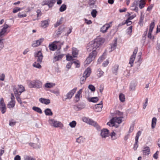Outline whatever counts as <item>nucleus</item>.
<instances>
[{
	"label": "nucleus",
	"instance_id": "f257e3e1",
	"mask_svg": "<svg viewBox=\"0 0 160 160\" xmlns=\"http://www.w3.org/2000/svg\"><path fill=\"white\" fill-rule=\"evenodd\" d=\"M104 39L102 38H98L94 39V41L91 42V47H90L93 50L90 53L89 56L87 58L84 63L85 64H89L96 57L97 52L96 49L99 48L100 46L104 42Z\"/></svg>",
	"mask_w": 160,
	"mask_h": 160
},
{
	"label": "nucleus",
	"instance_id": "f03ea898",
	"mask_svg": "<svg viewBox=\"0 0 160 160\" xmlns=\"http://www.w3.org/2000/svg\"><path fill=\"white\" fill-rule=\"evenodd\" d=\"M91 72V70L90 68H88L84 72L83 76L80 79V83L82 84L86 81L87 78L89 77Z\"/></svg>",
	"mask_w": 160,
	"mask_h": 160
},
{
	"label": "nucleus",
	"instance_id": "7ed1b4c3",
	"mask_svg": "<svg viewBox=\"0 0 160 160\" xmlns=\"http://www.w3.org/2000/svg\"><path fill=\"white\" fill-rule=\"evenodd\" d=\"M34 56L37 60V62H42L43 56L41 51L35 52L34 54Z\"/></svg>",
	"mask_w": 160,
	"mask_h": 160
},
{
	"label": "nucleus",
	"instance_id": "20e7f679",
	"mask_svg": "<svg viewBox=\"0 0 160 160\" xmlns=\"http://www.w3.org/2000/svg\"><path fill=\"white\" fill-rule=\"evenodd\" d=\"M52 125L55 128H59L62 129L63 127V125L61 122L55 120L53 119H51Z\"/></svg>",
	"mask_w": 160,
	"mask_h": 160
},
{
	"label": "nucleus",
	"instance_id": "39448f33",
	"mask_svg": "<svg viewBox=\"0 0 160 160\" xmlns=\"http://www.w3.org/2000/svg\"><path fill=\"white\" fill-rule=\"evenodd\" d=\"M122 118H123V117H116L113 118L110 120V123L111 124H113L115 122H117L119 124L122 122Z\"/></svg>",
	"mask_w": 160,
	"mask_h": 160
},
{
	"label": "nucleus",
	"instance_id": "423d86ee",
	"mask_svg": "<svg viewBox=\"0 0 160 160\" xmlns=\"http://www.w3.org/2000/svg\"><path fill=\"white\" fill-rule=\"evenodd\" d=\"M0 110L2 114L4 113L6 110V105L3 99L2 98H1L0 99Z\"/></svg>",
	"mask_w": 160,
	"mask_h": 160
},
{
	"label": "nucleus",
	"instance_id": "0eeeda50",
	"mask_svg": "<svg viewBox=\"0 0 160 160\" xmlns=\"http://www.w3.org/2000/svg\"><path fill=\"white\" fill-rule=\"evenodd\" d=\"M138 50V49L137 48H135L133 52L132 55L130 57L129 63L131 64V67L133 66V62L135 60Z\"/></svg>",
	"mask_w": 160,
	"mask_h": 160
},
{
	"label": "nucleus",
	"instance_id": "6e6552de",
	"mask_svg": "<svg viewBox=\"0 0 160 160\" xmlns=\"http://www.w3.org/2000/svg\"><path fill=\"white\" fill-rule=\"evenodd\" d=\"M155 27L154 20L152 22L150 25L149 29L148 34V38L149 39H152V33Z\"/></svg>",
	"mask_w": 160,
	"mask_h": 160
},
{
	"label": "nucleus",
	"instance_id": "1a4fd4ad",
	"mask_svg": "<svg viewBox=\"0 0 160 160\" xmlns=\"http://www.w3.org/2000/svg\"><path fill=\"white\" fill-rule=\"evenodd\" d=\"M88 124L95 127L98 130H99L101 129V127L98 124L92 119H90Z\"/></svg>",
	"mask_w": 160,
	"mask_h": 160
},
{
	"label": "nucleus",
	"instance_id": "9d476101",
	"mask_svg": "<svg viewBox=\"0 0 160 160\" xmlns=\"http://www.w3.org/2000/svg\"><path fill=\"white\" fill-rule=\"evenodd\" d=\"M109 131L107 129L104 128L101 131V135L103 138H105L108 136Z\"/></svg>",
	"mask_w": 160,
	"mask_h": 160
},
{
	"label": "nucleus",
	"instance_id": "9b49d317",
	"mask_svg": "<svg viewBox=\"0 0 160 160\" xmlns=\"http://www.w3.org/2000/svg\"><path fill=\"white\" fill-rule=\"evenodd\" d=\"M77 88H75L73 89L70 90L66 95V96L67 98L65 99H70L76 92Z\"/></svg>",
	"mask_w": 160,
	"mask_h": 160
},
{
	"label": "nucleus",
	"instance_id": "f8f14e48",
	"mask_svg": "<svg viewBox=\"0 0 160 160\" xmlns=\"http://www.w3.org/2000/svg\"><path fill=\"white\" fill-rule=\"evenodd\" d=\"M43 41V38H41L38 40L34 41L32 44V46L34 47H37L40 45Z\"/></svg>",
	"mask_w": 160,
	"mask_h": 160
},
{
	"label": "nucleus",
	"instance_id": "ddd939ff",
	"mask_svg": "<svg viewBox=\"0 0 160 160\" xmlns=\"http://www.w3.org/2000/svg\"><path fill=\"white\" fill-rule=\"evenodd\" d=\"M14 92L15 96L16 97L17 101L19 103L21 104L22 103V102L21 98L19 97L20 95L21 94H19V93H18V91L17 90V89H14Z\"/></svg>",
	"mask_w": 160,
	"mask_h": 160
},
{
	"label": "nucleus",
	"instance_id": "4468645a",
	"mask_svg": "<svg viewBox=\"0 0 160 160\" xmlns=\"http://www.w3.org/2000/svg\"><path fill=\"white\" fill-rule=\"evenodd\" d=\"M65 27L64 26L62 25L60 26L57 31H56L55 32L56 35L59 36L64 30Z\"/></svg>",
	"mask_w": 160,
	"mask_h": 160
},
{
	"label": "nucleus",
	"instance_id": "2eb2a0df",
	"mask_svg": "<svg viewBox=\"0 0 160 160\" xmlns=\"http://www.w3.org/2000/svg\"><path fill=\"white\" fill-rule=\"evenodd\" d=\"M34 88H39L42 86V82L39 80L36 79L35 80Z\"/></svg>",
	"mask_w": 160,
	"mask_h": 160
},
{
	"label": "nucleus",
	"instance_id": "dca6fc26",
	"mask_svg": "<svg viewBox=\"0 0 160 160\" xmlns=\"http://www.w3.org/2000/svg\"><path fill=\"white\" fill-rule=\"evenodd\" d=\"M142 152L143 154L145 155H148L150 153V149L148 147H146L143 148Z\"/></svg>",
	"mask_w": 160,
	"mask_h": 160
},
{
	"label": "nucleus",
	"instance_id": "f3484780",
	"mask_svg": "<svg viewBox=\"0 0 160 160\" xmlns=\"http://www.w3.org/2000/svg\"><path fill=\"white\" fill-rule=\"evenodd\" d=\"M119 68V65L117 64L115 65L112 68V73L117 75L118 72V70Z\"/></svg>",
	"mask_w": 160,
	"mask_h": 160
},
{
	"label": "nucleus",
	"instance_id": "a211bd4d",
	"mask_svg": "<svg viewBox=\"0 0 160 160\" xmlns=\"http://www.w3.org/2000/svg\"><path fill=\"white\" fill-rule=\"evenodd\" d=\"M110 27V26L109 24L104 25L101 28L100 32L102 33H105L107 32Z\"/></svg>",
	"mask_w": 160,
	"mask_h": 160
},
{
	"label": "nucleus",
	"instance_id": "6ab92c4d",
	"mask_svg": "<svg viewBox=\"0 0 160 160\" xmlns=\"http://www.w3.org/2000/svg\"><path fill=\"white\" fill-rule=\"evenodd\" d=\"M39 101L42 103L46 105L49 104L50 103V100L49 99H45L43 98H41Z\"/></svg>",
	"mask_w": 160,
	"mask_h": 160
},
{
	"label": "nucleus",
	"instance_id": "aec40b11",
	"mask_svg": "<svg viewBox=\"0 0 160 160\" xmlns=\"http://www.w3.org/2000/svg\"><path fill=\"white\" fill-rule=\"evenodd\" d=\"M102 107V101H101L99 103L95 105V108L97 109L96 110V111L99 112L101 111Z\"/></svg>",
	"mask_w": 160,
	"mask_h": 160
},
{
	"label": "nucleus",
	"instance_id": "412c9836",
	"mask_svg": "<svg viewBox=\"0 0 160 160\" xmlns=\"http://www.w3.org/2000/svg\"><path fill=\"white\" fill-rule=\"evenodd\" d=\"M35 83V80H29L27 81L28 85L30 88H34Z\"/></svg>",
	"mask_w": 160,
	"mask_h": 160
},
{
	"label": "nucleus",
	"instance_id": "4be33fe9",
	"mask_svg": "<svg viewBox=\"0 0 160 160\" xmlns=\"http://www.w3.org/2000/svg\"><path fill=\"white\" fill-rule=\"evenodd\" d=\"M117 46V40L116 39L114 40V42L113 43L111 44L110 48L111 50L109 51V52H112V51L115 50L116 47Z\"/></svg>",
	"mask_w": 160,
	"mask_h": 160
},
{
	"label": "nucleus",
	"instance_id": "5701e85b",
	"mask_svg": "<svg viewBox=\"0 0 160 160\" xmlns=\"http://www.w3.org/2000/svg\"><path fill=\"white\" fill-rule=\"evenodd\" d=\"M64 55V54H61L58 55L57 56H55L53 61H56L60 60L63 57Z\"/></svg>",
	"mask_w": 160,
	"mask_h": 160
},
{
	"label": "nucleus",
	"instance_id": "b1692460",
	"mask_svg": "<svg viewBox=\"0 0 160 160\" xmlns=\"http://www.w3.org/2000/svg\"><path fill=\"white\" fill-rule=\"evenodd\" d=\"M48 25V22L47 20L43 21L41 22V26L43 28H46Z\"/></svg>",
	"mask_w": 160,
	"mask_h": 160
},
{
	"label": "nucleus",
	"instance_id": "393cba45",
	"mask_svg": "<svg viewBox=\"0 0 160 160\" xmlns=\"http://www.w3.org/2000/svg\"><path fill=\"white\" fill-rule=\"evenodd\" d=\"M78 51L76 48H73L72 49V55L74 57H77V55L78 54Z\"/></svg>",
	"mask_w": 160,
	"mask_h": 160
},
{
	"label": "nucleus",
	"instance_id": "a878e982",
	"mask_svg": "<svg viewBox=\"0 0 160 160\" xmlns=\"http://www.w3.org/2000/svg\"><path fill=\"white\" fill-rule=\"evenodd\" d=\"M98 98L97 97H94L88 98V100L90 102H96L98 100Z\"/></svg>",
	"mask_w": 160,
	"mask_h": 160
},
{
	"label": "nucleus",
	"instance_id": "bb28decb",
	"mask_svg": "<svg viewBox=\"0 0 160 160\" xmlns=\"http://www.w3.org/2000/svg\"><path fill=\"white\" fill-rule=\"evenodd\" d=\"M157 122V119L156 118L154 117L152 118V121L151 127L152 128H155Z\"/></svg>",
	"mask_w": 160,
	"mask_h": 160
},
{
	"label": "nucleus",
	"instance_id": "cd10ccee",
	"mask_svg": "<svg viewBox=\"0 0 160 160\" xmlns=\"http://www.w3.org/2000/svg\"><path fill=\"white\" fill-rule=\"evenodd\" d=\"M42 6L48 5L49 8H50V0H44L41 3Z\"/></svg>",
	"mask_w": 160,
	"mask_h": 160
},
{
	"label": "nucleus",
	"instance_id": "c85d7f7f",
	"mask_svg": "<svg viewBox=\"0 0 160 160\" xmlns=\"http://www.w3.org/2000/svg\"><path fill=\"white\" fill-rule=\"evenodd\" d=\"M106 55V53H104L98 59V64H100L101 62H102L103 60L105 59V56Z\"/></svg>",
	"mask_w": 160,
	"mask_h": 160
},
{
	"label": "nucleus",
	"instance_id": "c756f323",
	"mask_svg": "<svg viewBox=\"0 0 160 160\" xmlns=\"http://www.w3.org/2000/svg\"><path fill=\"white\" fill-rule=\"evenodd\" d=\"M139 2V7L140 9H142L145 6V0H140Z\"/></svg>",
	"mask_w": 160,
	"mask_h": 160
},
{
	"label": "nucleus",
	"instance_id": "7c9ffc66",
	"mask_svg": "<svg viewBox=\"0 0 160 160\" xmlns=\"http://www.w3.org/2000/svg\"><path fill=\"white\" fill-rule=\"evenodd\" d=\"M51 92L55 94L57 96H58L59 94V89L57 88L54 90L51 89Z\"/></svg>",
	"mask_w": 160,
	"mask_h": 160
},
{
	"label": "nucleus",
	"instance_id": "2f4dec72",
	"mask_svg": "<svg viewBox=\"0 0 160 160\" xmlns=\"http://www.w3.org/2000/svg\"><path fill=\"white\" fill-rule=\"evenodd\" d=\"M32 109L33 110L38 113H42L41 109L39 108L34 106L32 107Z\"/></svg>",
	"mask_w": 160,
	"mask_h": 160
},
{
	"label": "nucleus",
	"instance_id": "473e14b6",
	"mask_svg": "<svg viewBox=\"0 0 160 160\" xmlns=\"http://www.w3.org/2000/svg\"><path fill=\"white\" fill-rule=\"evenodd\" d=\"M19 88V89H21V90L18 91V89H17L18 91V93L19 94H21V93L25 91V88L22 85H18Z\"/></svg>",
	"mask_w": 160,
	"mask_h": 160
},
{
	"label": "nucleus",
	"instance_id": "72a5a7b5",
	"mask_svg": "<svg viewBox=\"0 0 160 160\" xmlns=\"http://www.w3.org/2000/svg\"><path fill=\"white\" fill-rule=\"evenodd\" d=\"M15 104V102L14 100H11L8 104V108H9L13 107Z\"/></svg>",
	"mask_w": 160,
	"mask_h": 160
},
{
	"label": "nucleus",
	"instance_id": "f704fd0d",
	"mask_svg": "<svg viewBox=\"0 0 160 160\" xmlns=\"http://www.w3.org/2000/svg\"><path fill=\"white\" fill-rule=\"evenodd\" d=\"M144 15H142V13L141 16L140 18V20L139 22V24L140 26H142L143 25V20L144 19Z\"/></svg>",
	"mask_w": 160,
	"mask_h": 160
},
{
	"label": "nucleus",
	"instance_id": "c9c22d12",
	"mask_svg": "<svg viewBox=\"0 0 160 160\" xmlns=\"http://www.w3.org/2000/svg\"><path fill=\"white\" fill-rule=\"evenodd\" d=\"M67 8V6L65 4H63L61 5L59 8V11L61 12H63L65 11Z\"/></svg>",
	"mask_w": 160,
	"mask_h": 160
},
{
	"label": "nucleus",
	"instance_id": "e433bc0d",
	"mask_svg": "<svg viewBox=\"0 0 160 160\" xmlns=\"http://www.w3.org/2000/svg\"><path fill=\"white\" fill-rule=\"evenodd\" d=\"M119 98L121 102H123L125 100L124 95L122 93H120L119 95Z\"/></svg>",
	"mask_w": 160,
	"mask_h": 160
},
{
	"label": "nucleus",
	"instance_id": "4c0bfd02",
	"mask_svg": "<svg viewBox=\"0 0 160 160\" xmlns=\"http://www.w3.org/2000/svg\"><path fill=\"white\" fill-rule=\"evenodd\" d=\"M57 49V46L53 43L51 44V50L55 51Z\"/></svg>",
	"mask_w": 160,
	"mask_h": 160
},
{
	"label": "nucleus",
	"instance_id": "58836bf2",
	"mask_svg": "<svg viewBox=\"0 0 160 160\" xmlns=\"http://www.w3.org/2000/svg\"><path fill=\"white\" fill-rule=\"evenodd\" d=\"M132 26H130L127 29V34L130 36L131 35V33L132 32Z\"/></svg>",
	"mask_w": 160,
	"mask_h": 160
},
{
	"label": "nucleus",
	"instance_id": "ea45409f",
	"mask_svg": "<svg viewBox=\"0 0 160 160\" xmlns=\"http://www.w3.org/2000/svg\"><path fill=\"white\" fill-rule=\"evenodd\" d=\"M116 134L114 131H113L110 134V136L112 140H115L116 139Z\"/></svg>",
	"mask_w": 160,
	"mask_h": 160
},
{
	"label": "nucleus",
	"instance_id": "a19ab883",
	"mask_svg": "<svg viewBox=\"0 0 160 160\" xmlns=\"http://www.w3.org/2000/svg\"><path fill=\"white\" fill-rule=\"evenodd\" d=\"M98 12L96 9H93L91 12V14L92 16L94 18L96 17Z\"/></svg>",
	"mask_w": 160,
	"mask_h": 160
},
{
	"label": "nucleus",
	"instance_id": "79ce46f5",
	"mask_svg": "<svg viewBox=\"0 0 160 160\" xmlns=\"http://www.w3.org/2000/svg\"><path fill=\"white\" fill-rule=\"evenodd\" d=\"M41 63V62H34V63L33 64V66L36 68H41V66L40 64V63Z\"/></svg>",
	"mask_w": 160,
	"mask_h": 160
},
{
	"label": "nucleus",
	"instance_id": "37998d69",
	"mask_svg": "<svg viewBox=\"0 0 160 160\" xmlns=\"http://www.w3.org/2000/svg\"><path fill=\"white\" fill-rule=\"evenodd\" d=\"M16 122L13 119H11L9 121V125L10 126L13 127L16 124Z\"/></svg>",
	"mask_w": 160,
	"mask_h": 160
},
{
	"label": "nucleus",
	"instance_id": "c03bdc74",
	"mask_svg": "<svg viewBox=\"0 0 160 160\" xmlns=\"http://www.w3.org/2000/svg\"><path fill=\"white\" fill-rule=\"evenodd\" d=\"M84 139L82 136L79 137L76 139V142L78 143H81L83 142Z\"/></svg>",
	"mask_w": 160,
	"mask_h": 160
},
{
	"label": "nucleus",
	"instance_id": "a18cd8bd",
	"mask_svg": "<svg viewBox=\"0 0 160 160\" xmlns=\"http://www.w3.org/2000/svg\"><path fill=\"white\" fill-rule=\"evenodd\" d=\"M77 123L75 121H73L71 122H70L69 126L72 128H75L76 125Z\"/></svg>",
	"mask_w": 160,
	"mask_h": 160
},
{
	"label": "nucleus",
	"instance_id": "49530a36",
	"mask_svg": "<svg viewBox=\"0 0 160 160\" xmlns=\"http://www.w3.org/2000/svg\"><path fill=\"white\" fill-rule=\"evenodd\" d=\"M82 89H80L77 92L75 95V97L76 98H78L79 99L80 94L81 93Z\"/></svg>",
	"mask_w": 160,
	"mask_h": 160
},
{
	"label": "nucleus",
	"instance_id": "de8ad7c7",
	"mask_svg": "<svg viewBox=\"0 0 160 160\" xmlns=\"http://www.w3.org/2000/svg\"><path fill=\"white\" fill-rule=\"evenodd\" d=\"M88 88L91 90L92 92H94L95 90V87L92 85H89L88 86Z\"/></svg>",
	"mask_w": 160,
	"mask_h": 160
},
{
	"label": "nucleus",
	"instance_id": "09e8293b",
	"mask_svg": "<svg viewBox=\"0 0 160 160\" xmlns=\"http://www.w3.org/2000/svg\"><path fill=\"white\" fill-rule=\"evenodd\" d=\"M82 120L84 122L88 124L90 119L86 117H83L82 118Z\"/></svg>",
	"mask_w": 160,
	"mask_h": 160
},
{
	"label": "nucleus",
	"instance_id": "8fccbe9b",
	"mask_svg": "<svg viewBox=\"0 0 160 160\" xmlns=\"http://www.w3.org/2000/svg\"><path fill=\"white\" fill-rule=\"evenodd\" d=\"M72 63H74L77 68H79L80 66V63L78 61H73L72 60Z\"/></svg>",
	"mask_w": 160,
	"mask_h": 160
},
{
	"label": "nucleus",
	"instance_id": "3c124183",
	"mask_svg": "<svg viewBox=\"0 0 160 160\" xmlns=\"http://www.w3.org/2000/svg\"><path fill=\"white\" fill-rule=\"evenodd\" d=\"M30 146L33 147L34 148H39L40 146L39 145H37L36 144L34 143H31L30 144Z\"/></svg>",
	"mask_w": 160,
	"mask_h": 160
},
{
	"label": "nucleus",
	"instance_id": "603ef678",
	"mask_svg": "<svg viewBox=\"0 0 160 160\" xmlns=\"http://www.w3.org/2000/svg\"><path fill=\"white\" fill-rule=\"evenodd\" d=\"M24 160H35V159L31 157L26 155L24 156Z\"/></svg>",
	"mask_w": 160,
	"mask_h": 160
},
{
	"label": "nucleus",
	"instance_id": "864d4df0",
	"mask_svg": "<svg viewBox=\"0 0 160 160\" xmlns=\"http://www.w3.org/2000/svg\"><path fill=\"white\" fill-rule=\"evenodd\" d=\"M22 8H20L18 7H16L15 8H14L13 9V12L14 13H16L18 11H19L21 10H22Z\"/></svg>",
	"mask_w": 160,
	"mask_h": 160
},
{
	"label": "nucleus",
	"instance_id": "5fc2aeb1",
	"mask_svg": "<svg viewBox=\"0 0 160 160\" xmlns=\"http://www.w3.org/2000/svg\"><path fill=\"white\" fill-rule=\"evenodd\" d=\"M98 72H99V73H98V74H99L98 77H101L103 74L104 72L102 71V70L100 68H99L98 69Z\"/></svg>",
	"mask_w": 160,
	"mask_h": 160
},
{
	"label": "nucleus",
	"instance_id": "6e6d98bb",
	"mask_svg": "<svg viewBox=\"0 0 160 160\" xmlns=\"http://www.w3.org/2000/svg\"><path fill=\"white\" fill-rule=\"evenodd\" d=\"M62 18L61 19H59V20H58L57 22L56 23L54 24V27H55L56 28V27H57L59 25L61 24V22L62 21Z\"/></svg>",
	"mask_w": 160,
	"mask_h": 160
},
{
	"label": "nucleus",
	"instance_id": "4d7b16f0",
	"mask_svg": "<svg viewBox=\"0 0 160 160\" xmlns=\"http://www.w3.org/2000/svg\"><path fill=\"white\" fill-rule=\"evenodd\" d=\"M36 12L37 13V18L40 17L42 15V13L41 10L40 9H38L36 11Z\"/></svg>",
	"mask_w": 160,
	"mask_h": 160
},
{
	"label": "nucleus",
	"instance_id": "13d9d810",
	"mask_svg": "<svg viewBox=\"0 0 160 160\" xmlns=\"http://www.w3.org/2000/svg\"><path fill=\"white\" fill-rule=\"evenodd\" d=\"M159 153V152L158 151H157L153 154V157L155 159H157L158 158V155Z\"/></svg>",
	"mask_w": 160,
	"mask_h": 160
},
{
	"label": "nucleus",
	"instance_id": "bf43d9fd",
	"mask_svg": "<svg viewBox=\"0 0 160 160\" xmlns=\"http://www.w3.org/2000/svg\"><path fill=\"white\" fill-rule=\"evenodd\" d=\"M44 112L46 115L49 116L50 115V109H46L44 111Z\"/></svg>",
	"mask_w": 160,
	"mask_h": 160
},
{
	"label": "nucleus",
	"instance_id": "052dcab7",
	"mask_svg": "<svg viewBox=\"0 0 160 160\" xmlns=\"http://www.w3.org/2000/svg\"><path fill=\"white\" fill-rule=\"evenodd\" d=\"M135 87L136 86L134 83H131L130 87V90H134Z\"/></svg>",
	"mask_w": 160,
	"mask_h": 160
},
{
	"label": "nucleus",
	"instance_id": "680f3d73",
	"mask_svg": "<svg viewBox=\"0 0 160 160\" xmlns=\"http://www.w3.org/2000/svg\"><path fill=\"white\" fill-rule=\"evenodd\" d=\"M96 0H89L88 4L90 6L93 5L94 4Z\"/></svg>",
	"mask_w": 160,
	"mask_h": 160
},
{
	"label": "nucleus",
	"instance_id": "e2e57ef3",
	"mask_svg": "<svg viewBox=\"0 0 160 160\" xmlns=\"http://www.w3.org/2000/svg\"><path fill=\"white\" fill-rule=\"evenodd\" d=\"M78 106L80 108H79L80 110L84 108L85 107V105L83 103H81L79 105H78Z\"/></svg>",
	"mask_w": 160,
	"mask_h": 160
},
{
	"label": "nucleus",
	"instance_id": "0e129e2a",
	"mask_svg": "<svg viewBox=\"0 0 160 160\" xmlns=\"http://www.w3.org/2000/svg\"><path fill=\"white\" fill-rule=\"evenodd\" d=\"M27 16V14L25 13H24V14H21L20 12H19L18 13V17L19 18H22L23 17H25Z\"/></svg>",
	"mask_w": 160,
	"mask_h": 160
},
{
	"label": "nucleus",
	"instance_id": "69168bd1",
	"mask_svg": "<svg viewBox=\"0 0 160 160\" xmlns=\"http://www.w3.org/2000/svg\"><path fill=\"white\" fill-rule=\"evenodd\" d=\"M72 64V61H71L70 62H69L68 63H67L66 65V67L68 69H69L71 67Z\"/></svg>",
	"mask_w": 160,
	"mask_h": 160
},
{
	"label": "nucleus",
	"instance_id": "338daca9",
	"mask_svg": "<svg viewBox=\"0 0 160 160\" xmlns=\"http://www.w3.org/2000/svg\"><path fill=\"white\" fill-rule=\"evenodd\" d=\"M134 127V124H132L131 125L130 128L129 129V130L128 131V132L129 133H130L132 132V131L133 130Z\"/></svg>",
	"mask_w": 160,
	"mask_h": 160
},
{
	"label": "nucleus",
	"instance_id": "774afa93",
	"mask_svg": "<svg viewBox=\"0 0 160 160\" xmlns=\"http://www.w3.org/2000/svg\"><path fill=\"white\" fill-rule=\"evenodd\" d=\"M138 143L137 142H135L134 144V146L133 147V149L135 151L137 150V148H138Z\"/></svg>",
	"mask_w": 160,
	"mask_h": 160
}]
</instances>
